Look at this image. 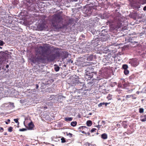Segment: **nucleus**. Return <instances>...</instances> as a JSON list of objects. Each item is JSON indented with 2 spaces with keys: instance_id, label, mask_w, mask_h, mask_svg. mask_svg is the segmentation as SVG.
I'll return each mask as SVG.
<instances>
[{
  "instance_id": "nucleus-1",
  "label": "nucleus",
  "mask_w": 146,
  "mask_h": 146,
  "mask_svg": "<svg viewBox=\"0 0 146 146\" xmlns=\"http://www.w3.org/2000/svg\"><path fill=\"white\" fill-rule=\"evenodd\" d=\"M47 44H44L42 46L38 45L35 49V56H31L30 60L34 64L43 63L45 58L50 61H54L56 58L60 56L59 51L55 53L50 54L49 53L50 48Z\"/></svg>"
},
{
  "instance_id": "nucleus-2",
  "label": "nucleus",
  "mask_w": 146,
  "mask_h": 146,
  "mask_svg": "<svg viewBox=\"0 0 146 146\" xmlns=\"http://www.w3.org/2000/svg\"><path fill=\"white\" fill-rule=\"evenodd\" d=\"M51 21L52 25L54 28L57 29L61 28L62 19L60 14H57L52 15Z\"/></svg>"
},
{
  "instance_id": "nucleus-3",
  "label": "nucleus",
  "mask_w": 146,
  "mask_h": 146,
  "mask_svg": "<svg viewBox=\"0 0 146 146\" xmlns=\"http://www.w3.org/2000/svg\"><path fill=\"white\" fill-rule=\"evenodd\" d=\"M141 4H146V0H132L131 3V7L135 9L140 8Z\"/></svg>"
},
{
  "instance_id": "nucleus-4",
  "label": "nucleus",
  "mask_w": 146,
  "mask_h": 146,
  "mask_svg": "<svg viewBox=\"0 0 146 146\" xmlns=\"http://www.w3.org/2000/svg\"><path fill=\"white\" fill-rule=\"evenodd\" d=\"M129 63L131 64V66L134 67L137 66L139 64L137 60L136 59H132L130 60Z\"/></svg>"
},
{
  "instance_id": "nucleus-5",
  "label": "nucleus",
  "mask_w": 146,
  "mask_h": 146,
  "mask_svg": "<svg viewBox=\"0 0 146 146\" xmlns=\"http://www.w3.org/2000/svg\"><path fill=\"white\" fill-rule=\"evenodd\" d=\"M128 68V66L127 64H123L122 65V69H123L124 70V73L125 75H127L128 74V70L127 68Z\"/></svg>"
},
{
  "instance_id": "nucleus-6",
  "label": "nucleus",
  "mask_w": 146,
  "mask_h": 146,
  "mask_svg": "<svg viewBox=\"0 0 146 146\" xmlns=\"http://www.w3.org/2000/svg\"><path fill=\"white\" fill-rule=\"evenodd\" d=\"M122 80L123 87L124 88H126L128 86L127 80L123 79Z\"/></svg>"
},
{
  "instance_id": "nucleus-7",
  "label": "nucleus",
  "mask_w": 146,
  "mask_h": 146,
  "mask_svg": "<svg viewBox=\"0 0 146 146\" xmlns=\"http://www.w3.org/2000/svg\"><path fill=\"white\" fill-rule=\"evenodd\" d=\"M79 129L82 130L84 129L85 131H89L90 130V129L89 128H88L85 126H82L80 127L79 128Z\"/></svg>"
},
{
  "instance_id": "nucleus-8",
  "label": "nucleus",
  "mask_w": 146,
  "mask_h": 146,
  "mask_svg": "<svg viewBox=\"0 0 146 146\" xmlns=\"http://www.w3.org/2000/svg\"><path fill=\"white\" fill-rule=\"evenodd\" d=\"M140 120L142 122L146 121V115H142L141 116Z\"/></svg>"
},
{
  "instance_id": "nucleus-9",
  "label": "nucleus",
  "mask_w": 146,
  "mask_h": 146,
  "mask_svg": "<svg viewBox=\"0 0 146 146\" xmlns=\"http://www.w3.org/2000/svg\"><path fill=\"white\" fill-rule=\"evenodd\" d=\"M101 137L102 139H106L108 138V135L106 133H104L101 135Z\"/></svg>"
},
{
  "instance_id": "nucleus-10",
  "label": "nucleus",
  "mask_w": 146,
  "mask_h": 146,
  "mask_svg": "<svg viewBox=\"0 0 146 146\" xmlns=\"http://www.w3.org/2000/svg\"><path fill=\"white\" fill-rule=\"evenodd\" d=\"M110 103H104V102H102V103H100L98 104V106L99 107H101L103 105H105L106 106H107L108 104H109Z\"/></svg>"
},
{
  "instance_id": "nucleus-11",
  "label": "nucleus",
  "mask_w": 146,
  "mask_h": 146,
  "mask_svg": "<svg viewBox=\"0 0 146 146\" xmlns=\"http://www.w3.org/2000/svg\"><path fill=\"white\" fill-rule=\"evenodd\" d=\"M44 25V24L42 23L38 26V28L40 30H42L44 29L45 27Z\"/></svg>"
},
{
  "instance_id": "nucleus-12",
  "label": "nucleus",
  "mask_w": 146,
  "mask_h": 146,
  "mask_svg": "<svg viewBox=\"0 0 146 146\" xmlns=\"http://www.w3.org/2000/svg\"><path fill=\"white\" fill-rule=\"evenodd\" d=\"M73 119V118L72 117H67L64 118V120L67 122L71 121Z\"/></svg>"
},
{
  "instance_id": "nucleus-13",
  "label": "nucleus",
  "mask_w": 146,
  "mask_h": 146,
  "mask_svg": "<svg viewBox=\"0 0 146 146\" xmlns=\"http://www.w3.org/2000/svg\"><path fill=\"white\" fill-rule=\"evenodd\" d=\"M92 124V121L90 120H88L86 122L87 125L88 126H90Z\"/></svg>"
},
{
  "instance_id": "nucleus-14",
  "label": "nucleus",
  "mask_w": 146,
  "mask_h": 146,
  "mask_svg": "<svg viewBox=\"0 0 146 146\" xmlns=\"http://www.w3.org/2000/svg\"><path fill=\"white\" fill-rule=\"evenodd\" d=\"M77 123L76 121H72L70 125L72 126L75 127L77 125Z\"/></svg>"
},
{
  "instance_id": "nucleus-15",
  "label": "nucleus",
  "mask_w": 146,
  "mask_h": 146,
  "mask_svg": "<svg viewBox=\"0 0 146 146\" xmlns=\"http://www.w3.org/2000/svg\"><path fill=\"white\" fill-rule=\"evenodd\" d=\"M54 66H56L54 68L56 72L58 71L60 69V67L59 66H57L56 64L54 65Z\"/></svg>"
},
{
  "instance_id": "nucleus-16",
  "label": "nucleus",
  "mask_w": 146,
  "mask_h": 146,
  "mask_svg": "<svg viewBox=\"0 0 146 146\" xmlns=\"http://www.w3.org/2000/svg\"><path fill=\"white\" fill-rule=\"evenodd\" d=\"M93 58V56L92 55H90L87 58V60H92Z\"/></svg>"
},
{
  "instance_id": "nucleus-17",
  "label": "nucleus",
  "mask_w": 146,
  "mask_h": 146,
  "mask_svg": "<svg viewBox=\"0 0 146 146\" xmlns=\"http://www.w3.org/2000/svg\"><path fill=\"white\" fill-rule=\"evenodd\" d=\"M112 95L110 94H109L107 96V98L108 100H111L112 98Z\"/></svg>"
},
{
  "instance_id": "nucleus-18",
  "label": "nucleus",
  "mask_w": 146,
  "mask_h": 146,
  "mask_svg": "<svg viewBox=\"0 0 146 146\" xmlns=\"http://www.w3.org/2000/svg\"><path fill=\"white\" fill-rule=\"evenodd\" d=\"M63 57L64 58H67L68 56V52H65L64 53Z\"/></svg>"
},
{
  "instance_id": "nucleus-19",
  "label": "nucleus",
  "mask_w": 146,
  "mask_h": 146,
  "mask_svg": "<svg viewBox=\"0 0 146 146\" xmlns=\"http://www.w3.org/2000/svg\"><path fill=\"white\" fill-rule=\"evenodd\" d=\"M33 124L32 122L29 123L28 124L29 127L31 128L33 127Z\"/></svg>"
},
{
  "instance_id": "nucleus-20",
  "label": "nucleus",
  "mask_w": 146,
  "mask_h": 146,
  "mask_svg": "<svg viewBox=\"0 0 146 146\" xmlns=\"http://www.w3.org/2000/svg\"><path fill=\"white\" fill-rule=\"evenodd\" d=\"M61 140L62 143H64L66 142L65 138L63 137L61 138Z\"/></svg>"
},
{
  "instance_id": "nucleus-21",
  "label": "nucleus",
  "mask_w": 146,
  "mask_h": 146,
  "mask_svg": "<svg viewBox=\"0 0 146 146\" xmlns=\"http://www.w3.org/2000/svg\"><path fill=\"white\" fill-rule=\"evenodd\" d=\"M84 145L85 146H90L91 143H89L88 142H86L85 143Z\"/></svg>"
},
{
  "instance_id": "nucleus-22",
  "label": "nucleus",
  "mask_w": 146,
  "mask_h": 146,
  "mask_svg": "<svg viewBox=\"0 0 146 146\" xmlns=\"http://www.w3.org/2000/svg\"><path fill=\"white\" fill-rule=\"evenodd\" d=\"M13 128L12 127H9L8 129V131L9 132H11L13 131Z\"/></svg>"
},
{
  "instance_id": "nucleus-23",
  "label": "nucleus",
  "mask_w": 146,
  "mask_h": 146,
  "mask_svg": "<svg viewBox=\"0 0 146 146\" xmlns=\"http://www.w3.org/2000/svg\"><path fill=\"white\" fill-rule=\"evenodd\" d=\"M139 111L140 113H143L144 112V110L142 108H140L139 109Z\"/></svg>"
},
{
  "instance_id": "nucleus-24",
  "label": "nucleus",
  "mask_w": 146,
  "mask_h": 146,
  "mask_svg": "<svg viewBox=\"0 0 146 146\" xmlns=\"http://www.w3.org/2000/svg\"><path fill=\"white\" fill-rule=\"evenodd\" d=\"M96 129L95 128H92L90 131V132L91 133H93L94 132H96Z\"/></svg>"
},
{
  "instance_id": "nucleus-25",
  "label": "nucleus",
  "mask_w": 146,
  "mask_h": 146,
  "mask_svg": "<svg viewBox=\"0 0 146 146\" xmlns=\"http://www.w3.org/2000/svg\"><path fill=\"white\" fill-rule=\"evenodd\" d=\"M86 76H88V78H90V79L93 78V76L92 75V74H91V75H87Z\"/></svg>"
},
{
  "instance_id": "nucleus-26",
  "label": "nucleus",
  "mask_w": 146,
  "mask_h": 146,
  "mask_svg": "<svg viewBox=\"0 0 146 146\" xmlns=\"http://www.w3.org/2000/svg\"><path fill=\"white\" fill-rule=\"evenodd\" d=\"M125 123H126L124 121L123 122V126L125 128H127V124H125Z\"/></svg>"
},
{
  "instance_id": "nucleus-27",
  "label": "nucleus",
  "mask_w": 146,
  "mask_h": 146,
  "mask_svg": "<svg viewBox=\"0 0 146 146\" xmlns=\"http://www.w3.org/2000/svg\"><path fill=\"white\" fill-rule=\"evenodd\" d=\"M78 83V81L77 80H73L72 83L73 84H75Z\"/></svg>"
},
{
  "instance_id": "nucleus-28",
  "label": "nucleus",
  "mask_w": 146,
  "mask_h": 146,
  "mask_svg": "<svg viewBox=\"0 0 146 146\" xmlns=\"http://www.w3.org/2000/svg\"><path fill=\"white\" fill-rule=\"evenodd\" d=\"M27 129L25 128H22V129H19V131H26Z\"/></svg>"
},
{
  "instance_id": "nucleus-29",
  "label": "nucleus",
  "mask_w": 146,
  "mask_h": 146,
  "mask_svg": "<svg viewBox=\"0 0 146 146\" xmlns=\"http://www.w3.org/2000/svg\"><path fill=\"white\" fill-rule=\"evenodd\" d=\"M67 135L69 136L70 137H72V134L70 133H67Z\"/></svg>"
},
{
  "instance_id": "nucleus-30",
  "label": "nucleus",
  "mask_w": 146,
  "mask_h": 146,
  "mask_svg": "<svg viewBox=\"0 0 146 146\" xmlns=\"http://www.w3.org/2000/svg\"><path fill=\"white\" fill-rule=\"evenodd\" d=\"M14 121L17 123H18L19 124V123L18 121V119H14Z\"/></svg>"
},
{
  "instance_id": "nucleus-31",
  "label": "nucleus",
  "mask_w": 146,
  "mask_h": 146,
  "mask_svg": "<svg viewBox=\"0 0 146 146\" xmlns=\"http://www.w3.org/2000/svg\"><path fill=\"white\" fill-rule=\"evenodd\" d=\"M4 42L2 40H0V45L3 46L4 44Z\"/></svg>"
},
{
  "instance_id": "nucleus-32",
  "label": "nucleus",
  "mask_w": 146,
  "mask_h": 146,
  "mask_svg": "<svg viewBox=\"0 0 146 146\" xmlns=\"http://www.w3.org/2000/svg\"><path fill=\"white\" fill-rule=\"evenodd\" d=\"M82 129H80V131H81L82 133L84 134H86V133L85 131H82Z\"/></svg>"
},
{
  "instance_id": "nucleus-33",
  "label": "nucleus",
  "mask_w": 146,
  "mask_h": 146,
  "mask_svg": "<svg viewBox=\"0 0 146 146\" xmlns=\"http://www.w3.org/2000/svg\"><path fill=\"white\" fill-rule=\"evenodd\" d=\"M143 10L144 11H146V6H145L143 8Z\"/></svg>"
},
{
  "instance_id": "nucleus-34",
  "label": "nucleus",
  "mask_w": 146,
  "mask_h": 146,
  "mask_svg": "<svg viewBox=\"0 0 146 146\" xmlns=\"http://www.w3.org/2000/svg\"><path fill=\"white\" fill-rule=\"evenodd\" d=\"M36 89H38V84H36Z\"/></svg>"
},
{
  "instance_id": "nucleus-35",
  "label": "nucleus",
  "mask_w": 146,
  "mask_h": 146,
  "mask_svg": "<svg viewBox=\"0 0 146 146\" xmlns=\"http://www.w3.org/2000/svg\"><path fill=\"white\" fill-rule=\"evenodd\" d=\"M90 146H96V145L95 144H91Z\"/></svg>"
},
{
  "instance_id": "nucleus-36",
  "label": "nucleus",
  "mask_w": 146,
  "mask_h": 146,
  "mask_svg": "<svg viewBox=\"0 0 146 146\" xmlns=\"http://www.w3.org/2000/svg\"><path fill=\"white\" fill-rule=\"evenodd\" d=\"M9 65L8 64H7L6 65V68H9Z\"/></svg>"
},
{
  "instance_id": "nucleus-37",
  "label": "nucleus",
  "mask_w": 146,
  "mask_h": 146,
  "mask_svg": "<svg viewBox=\"0 0 146 146\" xmlns=\"http://www.w3.org/2000/svg\"><path fill=\"white\" fill-rule=\"evenodd\" d=\"M0 129L1 130H2V131H3V128L2 127H0Z\"/></svg>"
},
{
  "instance_id": "nucleus-38",
  "label": "nucleus",
  "mask_w": 146,
  "mask_h": 146,
  "mask_svg": "<svg viewBox=\"0 0 146 146\" xmlns=\"http://www.w3.org/2000/svg\"><path fill=\"white\" fill-rule=\"evenodd\" d=\"M7 121L9 122L10 121V120L9 119H7Z\"/></svg>"
},
{
  "instance_id": "nucleus-39",
  "label": "nucleus",
  "mask_w": 146,
  "mask_h": 146,
  "mask_svg": "<svg viewBox=\"0 0 146 146\" xmlns=\"http://www.w3.org/2000/svg\"><path fill=\"white\" fill-rule=\"evenodd\" d=\"M129 79L130 80H131V76H130L129 77Z\"/></svg>"
},
{
  "instance_id": "nucleus-40",
  "label": "nucleus",
  "mask_w": 146,
  "mask_h": 146,
  "mask_svg": "<svg viewBox=\"0 0 146 146\" xmlns=\"http://www.w3.org/2000/svg\"><path fill=\"white\" fill-rule=\"evenodd\" d=\"M5 123H6V124H8V122H7L6 121V122H5Z\"/></svg>"
},
{
  "instance_id": "nucleus-41",
  "label": "nucleus",
  "mask_w": 146,
  "mask_h": 146,
  "mask_svg": "<svg viewBox=\"0 0 146 146\" xmlns=\"http://www.w3.org/2000/svg\"><path fill=\"white\" fill-rule=\"evenodd\" d=\"M132 16V15L131 14H129V16L130 17H131V16Z\"/></svg>"
},
{
  "instance_id": "nucleus-42",
  "label": "nucleus",
  "mask_w": 146,
  "mask_h": 146,
  "mask_svg": "<svg viewBox=\"0 0 146 146\" xmlns=\"http://www.w3.org/2000/svg\"><path fill=\"white\" fill-rule=\"evenodd\" d=\"M44 108H45L47 109V106L44 107Z\"/></svg>"
},
{
  "instance_id": "nucleus-43",
  "label": "nucleus",
  "mask_w": 146,
  "mask_h": 146,
  "mask_svg": "<svg viewBox=\"0 0 146 146\" xmlns=\"http://www.w3.org/2000/svg\"><path fill=\"white\" fill-rule=\"evenodd\" d=\"M12 105L14 107V104L13 103H12Z\"/></svg>"
},
{
  "instance_id": "nucleus-44",
  "label": "nucleus",
  "mask_w": 146,
  "mask_h": 146,
  "mask_svg": "<svg viewBox=\"0 0 146 146\" xmlns=\"http://www.w3.org/2000/svg\"><path fill=\"white\" fill-rule=\"evenodd\" d=\"M88 135H90V133L89 132H88Z\"/></svg>"
},
{
  "instance_id": "nucleus-45",
  "label": "nucleus",
  "mask_w": 146,
  "mask_h": 146,
  "mask_svg": "<svg viewBox=\"0 0 146 146\" xmlns=\"http://www.w3.org/2000/svg\"><path fill=\"white\" fill-rule=\"evenodd\" d=\"M133 17V18H134L135 17H134V16H133V17Z\"/></svg>"
},
{
  "instance_id": "nucleus-46",
  "label": "nucleus",
  "mask_w": 146,
  "mask_h": 146,
  "mask_svg": "<svg viewBox=\"0 0 146 146\" xmlns=\"http://www.w3.org/2000/svg\"><path fill=\"white\" fill-rule=\"evenodd\" d=\"M1 70V67L0 66V70Z\"/></svg>"
},
{
  "instance_id": "nucleus-47",
  "label": "nucleus",
  "mask_w": 146,
  "mask_h": 146,
  "mask_svg": "<svg viewBox=\"0 0 146 146\" xmlns=\"http://www.w3.org/2000/svg\"><path fill=\"white\" fill-rule=\"evenodd\" d=\"M102 122H104V121H102Z\"/></svg>"
},
{
  "instance_id": "nucleus-48",
  "label": "nucleus",
  "mask_w": 146,
  "mask_h": 146,
  "mask_svg": "<svg viewBox=\"0 0 146 146\" xmlns=\"http://www.w3.org/2000/svg\"><path fill=\"white\" fill-rule=\"evenodd\" d=\"M127 96H127H127H126V97H127Z\"/></svg>"
},
{
  "instance_id": "nucleus-49",
  "label": "nucleus",
  "mask_w": 146,
  "mask_h": 146,
  "mask_svg": "<svg viewBox=\"0 0 146 146\" xmlns=\"http://www.w3.org/2000/svg\"><path fill=\"white\" fill-rule=\"evenodd\" d=\"M63 97H64V96H62Z\"/></svg>"
},
{
  "instance_id": "nucleus-50",
  "label": "nucleus",
  "mask_w": 146,
  "mask_h": 146,
  "mask_svg": "<svg viewBox=\"0 0 146 146\" xmlns=\"http://www.w3.org/2000/svg\"><path fill=\"white\" fill-rule=\"evenodd\" d=\"M128 73H129V71H128Z\"/></svg>"
},
{
  "instance_id": "nucleus-51",
  "label": "nucleus",
  "mask_w": 146,
  "mask_h": 146,
  "mask_svg": "<svg viewBox=\"0 0 146 146\" xmlns=\"http://www.w3.org/2000/svg\"><path fill=\"white\" fill-rule=\"evenodd\" d=\"M90 115H91V113H90Z\"/></svg>"
}]
</instances>
